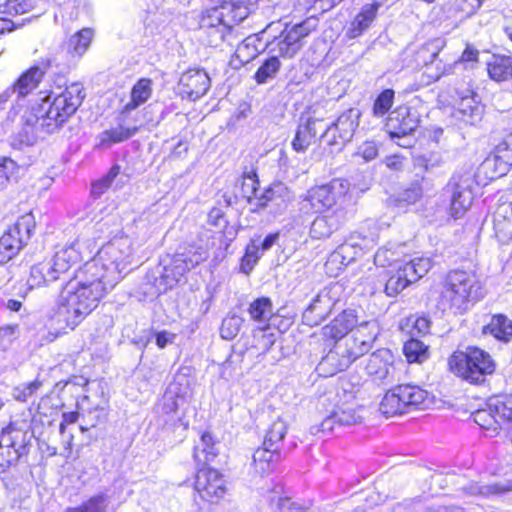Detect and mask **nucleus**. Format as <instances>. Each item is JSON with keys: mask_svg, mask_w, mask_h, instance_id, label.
I'll list each match as a JSON object with an SVG mask.
<instances>
[{"mask_svg": "<svg viewBox=\"0 0 512 512\" xmlns=\"http://www.w3.org/2000/svg\"><path fill=\"white\" fill-rule=\"evenodd\" d=\"M85 98L81 83L67 86L60 94L52 98L51 94L40 93L29 102L21 116L27 144L58 131L77 111Z\"/></svg>", "mask_w": 512, "mask_h": 512, "instance_id": "nucleus-1", "label": "nucleus"}, {"mask_svg": "<svg viewBox=\"0 0 512 512\" xmlns=\"http://www.w3.org/2000/svg\"><path fill=\"white\" fill-rule=\"evenodd\" d=\"M106 294L99 282H94L79 269L62 288L49 312V319L60 329L74 330Z\"/></svg>", "mask_w": 512, "mask_h": 512, "instance_id": "nucleus-2", "label": "nucleus"}, {"mask_svg": "<svg viewBox=\"0 0 512 512\" xmlns=\"http://www.w3.org/2000/svg\"><path fill=\"white\" fill-rule=\"evenodd\" d=\"M132 241L128 236H115L103 245L95 257L87 261L80 270L94 282H99L108 293L124 277L131 263Z\"/></svg>", "mask_w": 512, "mask_h": 512, "instance_id": "nucleus-3", "label": "nucleus"}, {"mask_svg": "<svg viewBox=\"0 0 512 512\" xmlns=\"http://www.w3.org/2000/svg\"><path fill=\"white\" fill-rule=\"evenodd\" d=\"M351 202L350 182L337 178L327 184L308 189L298 203V210L302 215L311 216L330 210L334 206L345 208Z\"/></svg>", "mask_w": 512, "mask_h": 512, "instance_id": "nucleus-4", "label": "nucleus"}, {"mask_svg": "<svg viewBox=\"0 0 512 512\" xmlns=\"http://www.w3.org/2000/svg\"><path fill=\"white\" fill-rule=\"evenodd\" d=\"M481 296V283L473 271L453 270L446 277L440 296L443 309L462 312Z\"/></svg>", "mask_w": 512, "mask_h": 512, "instance_id": "nucleus-5", "label": "nucleus"}, {"mask_svg": "<svg viewBox=\"0 0 512 512\" xmlns=\"http://www.w3.org/2000/svg\"><path fill=\"white\" fill-rule=\"evenodd\" d=\"M450 370L471 384H482L486 377L496 370V362L491 355L477 347H467L464 352H454L448 361Z\"/></svg>", "mask_w": 512, "mask_h": 512, "instance_id": "nucleus-6", "label": "nucleus"}, {"mask_svg": "<svg viewBox=\"0 0 512 512\" xmlns=\"http://www.w3.org/2000/svg\"><path fill=\"white\" fill-rule=\"evenodd\" d=\"M208 257L207 245H190L185 251L175 254L162 269L160 284H163V288L157 287L156 293L172 288L190 269L206 261Z\"/></svg>", "mask_w": 512, "mask_h": 512, "instance_id": "nucleus-7", "label": "nucleus"}, {"mask_svg": "<svg viewBox=\"0 0 512 512\" xmlns=\"http://www.w3.org/2000/svg\"><path fill=\"white\" fill-rule=\"evenodd\" d=\"M428 393L416 385L402 384L390 389L380 403V411L387 416L407 413L410 409L425 408Z\"/></svg>", "mask_w": 512, "mask_h": 512, "instance_id": "nucleus-8", "label": "nucleus"}, {"mask_svg": "<svg viewBox=\"0 0 512 512\" xmlns=\"http://www.w3.org/2000/svg\"><path fill=\"white\" fill-rule=\"evenodd\" d=\"M476 182L471 172L455 173L444 188L450 201V213L455 219L462 217L474 200Z\"/></svg>", "mask_w": 512, "mask_h": 512, "instance_id": "nucleus-9", "label": "nucleus"}, {"mask_svg": "<svg viewBox=\"0 0 512 512\" xmlns=\"http://www.w3.org/2000/svg\"><path fill=\"white\" fill-rule=\"evenodd\" d=\"M35 228V219L31 213L20 216L0 237V263L12 259L30 239Z\"/></svg>", "mask_w": 512, "mask_h": 512, "instance_id": "nucleus-10", "label": "nucleus"}, {"mask_svg": "<svg viewBox=\"0 0 512 512\" xmlns=\"http://www.w3.org/2000/svg\"><path fill=\"white\" fill-rule=\"evenodd\" d=\"M219 5L206 11L200 27H213L225 23H240L250 14V6L258 0H218Z\"/></svg>", "mask_w": 512, "mask_h": 512, "instance_id": "nucleus-11", "label": "nucleus"}, {"mask_svg": "<svg viewBox=\"0 0 512 512\" xmlns=\"http://www.w3.org/2000/svg\"><path fill=\"white\" fill-rule=\"evenodd\" d=\"M360 111L350 108L344 111L330 126L325 127L321 134V141L333 150H341L349 142L359 125Z\"/></svg>", "mask_w": 512, "mask_h": 512, "instance_id": "nucleus-12", "label": "nucleus"}, {"mask_svg": "<svg viewBox=\"0 0 512 512\" xmlns=\"http://www.w3.org/2000/svg\"><path fill=\"white\" fill-rule=\"evenodd\" d=\"M186 406V398L179 394V388L175 385L169 386L157 405L160 421L173 429L187 430L189 422L185 416Z\"/></svg>", "mask_w": 512, "mask_h": 512, "instance_id": "nucleus-13", "label": "nucleus"}, {"mask_svg": "<svg viewBox=\"0 0 512 512\" xmlns=\"http://www.w3.org/2000/svg\"><path fill=\"white\" fill-rule=\"evenodd\" d=\"M418 125L417 113L407 106H399L389 113L384 127L391 139L403 140L397 142L399 146L410 147L411 139L408 136L417 129Z\"/></svg>", "mask_w": 512, "mask_h": 512, "instance_id": "nucleus-14", "label": "nucleus"}, {"mask_svg": "<svg viewBox=\"0 0 512 512\" xmlns=\"http://www.w3.org/2000/svg\"><path fill=\"white\" fill-rule=\"evenodd\" d=\"M311 31L308 22H302L285 28L279 36H275L262 48L268 49L270 53H277V56L291 58L301 48V40Z\"/></svg>", "mask_w": 512, "mask_h": 512, "instance_id": "nucleus-15", "label": "nucleus"}, {"mask_svg": "<svg viewBox=\"0 0 512 512\" xmlns=\"http://www.w3.org/2000/svg\"><path fill=\"white\" fill-rule=\"evenodd\" d=\"M365 370L373 381L383 384L393 382L398 375L395 356L385 348L378 349L368 356Z\"/></svg>", "mask_w": 512, "mask_h": 512, "instance_id": "nucleus-16", "label": "nucleus"}, {"mask_svg": "<svg viewBox=\"0 0 512 512\" xmlns=\"http://www.w3.org/2000/svg\"><path fill=\"white\" fill-rule=\"evenodd\" d=\"M195 491L202 500L216 503L226 493L225 480L217 470L202 468L196 474Z\"/></svg>", "mask_w": 512, "mask_h": 512, "instance_id": "nucleus-17", "label": "nucleus"}, {"mask_svg": "<svg viewBox=\"0 0 512 512\" xmlns=\"http://www.w3.org/2000/svg\"><path fill=\"white\" fill-rule=\"evenodd\" d=\"M442 48L443 42L440 39H434L422 45L415 53L417 66L426 67L427 75L435 81L446 73L442 61L438 60Z\"/></svg>", "mask_w": 512, "mask_h": 512, "instance_id": "nucleus-18", "label": "nucleus"}, {"mask_svg": "<svg viewBox=\"0 0 512 512\" xmlns=\"http://www.w3.org/2000/svg\"><path fill=\"white\" fill-rule=\"evenodd\" d=\"M0 440L2 442L1 454H3V450L8 451V464L16 463L27 452V433L21 428H17L14 423H10L0 431Z\"/></svg>", "mask_w": 512, "mask_h": 512, "instance_id": "nucleus-19", "label": "nucleus"}, {"mask_svg": "<svg viewBox=\"0 0 512 512\" xmlns=\"http://www.w3.org/2000/svg\"><path fill=\"white\" fill-rule=\"evenodd\" d=\"M128 114L121 110L116 117V125L104 130L97 136L96 147L108 149L114 144L121 143L131 138L138 131L136 125L128 123Z\"/></svg>", "mask_w": 512, "mask_h": 512, "instance_id": "nucleus-20", "label": "nucleus"}, {"mask_svg": "<svg viewBox=\"0 0 512 512\" xmlns=\"http://www.w3.org/2000/svg\"><path fill=\"white\" fill-rule=\"evenodd\" d=\"M210 87V78L203 69H189L182 74L179 90L183 97L195 101L206 94Z\"/></svg>", "mask_w": 512, "mask_h": 512, "instance_id": "nucleus-21", "label": "nucleus"}, {"mask_svg": "<svg viewBox=\"0 0 512 512\" xmlns=\"http://www.w3.org/2000/svg\"><path fill=\"white\" fill-rule=\"evenodd\" d=\"M46 70L47 67L33 66L25 71L11 87L0 94V104L6 102L13 94H16L17 97L29 94L38 86Z\"/></svg>", "mask_w": 512, "mask_h": 512, "instance_id": "nucleus-22", "label": "nucleus"}, {"mask_svg": "<svg viewBox=\"0 0 512 512\" xmlns=\"http://www.w3.org/2000/svg\"><path fill=\"white\" fill-rule=\"evenodd\" d=\"M347 220L345 208H336L328 214L317 216L310 227V235L315 239L329 237L337 231Z\"/></svg>", "mask_w": 512, "mask_h": 512, "instance_id": "nucleus-23", "label": "nucleus"}, {"mask_svg": "<svg viewBox=\"0 0 512 512\" xmlns=\"http://www.w3.org/2000/svg\"><path fill=\"white\" fill-rule=\"evenodd\" d=\"M332 288L323 289L313 299L302 315L303 323L308 326L320 324L331 312L335 300L331 295Z\"/></svg>", "mask_w": 512, "mask_h": 512, "instance_id": "nucleus-24", "label": "nucleus"}, {"mask_svg": "<svg viewBox=\"0 0 512 512\" xmlns=\"http://www.w3.org/2000/svg\"><path fill=\"white\" fill-rule=\"evenodd\" d=\"M357 323L358 317L355 310H343L329 324L322 328V335L325 339L338 342L356 327Z\"/></svg>", "mask_w": 512, "mask_h": 512, "instance_id": "nucleus-25", "label": "nucleus"}, {"mask_svg": "<svg viewBox=\"0 0 512 512\" xmlns=\"http://www.w3.org/2000/svg\"><path fill=\"white\" fill-rule=\"evenodd\" d=\"M82 259L81 244L79 241H74L69 245L59 248L51 261L48 262L52 267V271L58 274V279H60L62 274L68 272L72 266L79 263Z\"/></svg>", "mask_w": 512, "mask_h": 512, "instance_id": "nucleus-26", "label": "nucleus"}, {"mask_svg": "<svg viewBox=\"0 0 512 512\" xmlns=\"http://www.w3.org/2000/svg\"><path fill=\"white\" fill-rule=\"evenodd\" d=\"M493 228L495 236L502 244L512 239V201H498L493 213Z\"/></svg>", "mask_w": 512, "mask_h": 512, "instance_id": "nucleus-27", "label": "nucleus"}, {"mask_svg": "<svg viewBox=\"0 0 512 512\" xmlns=\"http://www.w3.org/2000/svg\"><path fill=\"white\" fill-rule=\"evenodd\" d=\"M350 366L349 358L344 352V346L336 342L334 347L321 359L317 366L320 375L332 376Z\"/></svg>", "mask_w": 512, "mask_h": 512, "instance_id": "nucleus-28", "label": "nucleus"}, {"mask_svg": "<svg viewBox=\"0 0 512 512\" xmlns=\"http://www.w3.org/2000/svg\"><path fill=\"white\" fill-rule=\"evenodd\" d=\"M321 130L324 131V124L320 119L309 118L305 123L299 124L291 143L292 148L296 152H305Z\"/></svg>", "mask_w": 512, "mask_h": 512, "instance_id": "nucleus-29", "label": "nucleus"}, {"mask_svg": "<svg viewBox=\"0 0 512 512\" xmlns=\"http://www.w3.org/2000/svg\"><path fill=\"white\" fill-rule=\"evenodd\" d=\"M475 97L476 94L468 90L467 94L460 95V102L457 107L458 118L469 125H476L483 117V106Z\"/></svg>", "mask_w": 512, "mask_h": 512, "instance_id": "nucleus-30", "label": "nucleus"}, {"mask_svg": "<svg viewBox=\"0 0 512 512\" xmlns=\"http://www.w3.org/2000/svg\"><path fill=\"white\" fill-rule=\"evenodd\" d=\"M258 185L259 181L255 172L251 171L244 173L241 179V196L249 203H252L255 200V205L257 207H264L271 199L272 192L267 190L262 195H259Z\"/></svg>", "mask_w": 512, "mask_h": 512, "instance_id": "nucleus-31", "label": "nucleus"}, {"mask_svg": "<svg viewBox=\"0 0 512 512\" xmlns=\"http://www.w3.org/2000/svg\"><path fill=\"white\" fill-rule=\"evenodd\" d=\"M431 267V260L425 257H416L410 261L398 262L396 264L397 271L407 279L409 285L422 278Z\"/></svg>", "mask_w": 512, "mask_h": 512, "instance_id": "nucleus-32", "label": "nucleus"}, {"mask_svg": "<svg viewBox=\"0 0 512 512\" xmlns=\"http://www.w3.org/2000/svg\"><path fill=\"white\" fill-rule=\"evenodd\" d=\"M152 94V81L148 78H141L138 80L131 90L130 101L127 102L122 108L123 113L135 110L140 105L144 104Z\"/></svg>", "mask_w": 512, "mask_h": 512, "instance_id": "nucleus-33", "label": "nucleus"}, {"mask_svg": "<svg viewBox=\"0 0 512 512\" xmlns=\"http://www.w3.org/2000/svg\"><path fill=\"white\" fill-rule=\"evenodd\" d=\"M56 280H58V274L52 271L49 262H41L31 267L26 284L31 290Z\"/></svg>", "mask_w": 512, "mask_h": 512, "instance_id": "nucleus-34", "label": "nucleus"}, {"mask_svg": "<svg viewBox=\"0 0 512 512\" xmlns=\"http://www.w3.org/2000/svg\"><path fill=\"white\" fill-rule=\"evenodd\" d=\"M279 459V451L263 445V447L258 448L253 454V467L255 473L260 475L269 473L273 469L274 463Z\"/></svg>", "mask_w": 512, "mask_h": 512, "instance_id": "nucleus-35", "label": "nucleus"}, {"mask_svg": "<svg viewBox=\"0 0 512 512\" xmlns=\"http://www.w3.org/2000/svg\"><path fill=\"white\" fill-rule=\"evenodd\" d=\"M492 408L497 416L499 428L512 429V397L506 395L492 397Z\"/></svg>", "mask_w": 512, "mask_h": 512, "instance_id": "nucleus-36", "label": "nucleus"}, {"mask_svg": "<svg viewBox=\"0 0 512 512\" xmlns=\"http://www.w3.org/2000/svg\"><path fill=\"white\" fill-rule=\"evenodd\" d=\"M376 15L372 12V8L363 6L360 12L351 21L346 35L350 39L361 36L374 22Z\"/></svg>", "mask_w": 512, "mask_h": 512, "instance_id": "nucleus-37", "label": "nucleus"}, {"mask_svg": "<svg viewBox=\"0 0 512 512\" xmlns=\"http://www.w3.org/2000/svg\"><path fill=\"white\" fill-rule=\"evenodd\" d=\"M489 76L498 82L512 77V58L504 55H494L488 63Z\"/></svg>", "mask_w": 512, "mask_h": 512, "instance_id": "nucleus-38", "label": "nucleus"}, {"mask_svg": "<svg viewBox=\"0 0 512 512\" xmlns=\"http://www.w3.org/2000/svg\"><path fill=\"white\" fill-rule=\"evenodd\" d=\"M287 423L282 417H277L268 427L264 436L263 445L279 451L282 441L287 433Z\"/></svg>", "mask_w": 512, "mask_h": 512, "instance_id": "nucleus-39", "label": "nucleus"}, {"mask_svg": "<svg viewBox=\"0 0 512 512\" xmlns=\"http://www.w3.org/2000/svg\"><path fill=\"white\" fill-rule=\"evenodd\" d=\"M261 45V40L256 35H250L238 44L234 57L240 65L247 64L258 55Z\"/></svg>", "mask_w": 512, "mask_h": 512, "instance_id": "nucleus-40", "label": "nucleus"}, {"mask_svg": "<svg viewBox=\"0 0 512 512\" xmlns=\"http://www.w3.org/2000/svg\"><path fill=\"white\" fill-rule=\"evenodd\" d=\"M484 331L498 340L508 342L512 339V321L504 315H495Z\"/></svg>", "mask_w": 512, "mask_h": 512, "instance_id": "nucleus-41", "label": "nucleus"}, {"mask_svg": "<svg viewBox=\"0 0 512 512\" xmlns=\"http://www.w3.org/2000/svg\"><path fill=\"white\" fill-rule=\"evenodd\" d=\"M218 454L210 433H203L200 442L194 448V459L198 464H207Z\"/></svg>", "mask_w": 512, "mask_h": 512, "instance_id": "nucleus-42", "label": "nucleus"}, {"mask_svg": "<svg viewBox=\"0 0 512 512\" xmlns=\"http://www.w3.org/2000/svg\"><path fill=\"white\" fill-rule=\"evenodd\" d=\"M512 491V480L505 482H497L493 484L481 485L479 483H472L466 488V492L471 495H480L489 497L493 495H501L506 492Z\"/></svg>", "mask_w": 512, "mask_h": 512, "instance_id": "nucleus-43", "label": "nucleus"}, {"mask_svg": "<svg viewBox=\"0 0 512 512\" xmlns=\"http://www.w3.org/2000/svg\"><path fill=\"white\" fill-rule=\"evenodd\" d=\"M93 35V30L90 28H84L72 35L67 43L68 52L82 56L89 48Z\"/></svg>", "mask_w": 512, "mask_h": 512, "instance_id": "nucleus-44", "label": "nucleus"}, {"mask_svg": "<svg viewBox=\"0 0 512 512\" xmlns=\"http://www.w3.org/2000/svg\"><path fill=\"white\" fill-rule=\"evenodd\" d=\"M248 312L254 321L266 323L273 315L272 302L267 297L257 298L250 304Z\"/></svg>", "mask_w": 512, "mask_h": 512, "instance_id": "nucleus-45", "label": "nucleus"}, {"mask_svg": "<svg viewBox=\"0 0 512 512\" xmlns=\"http://www.w3.org/2000/svg\"><path fill=\"white\" fill-rule=\"evenodd\" d=\"M473 420L476 424L486 430L496 432L499 429L497 416L492 408V397L489 398L486 408L478 409L473 414Z\"/></svg>", "mask_w": 512, "mask_h": 512, "instance_id": "nucleus-46", "label": "nucleus"}, {"mask_svg": "<svg viewBox=\"0 0 512 512\" xmlns=\"http://www.w3.org/2000/svg\"><path fill=\"white\" fill-rule=\"evenodd\" d=\"M342 345L344 346V352L346 353L347 358H349L350 365L356 359L366 354L372 347L368 345L365 340L362 341L361 337H356L354 335L346 339Z\"/></svg>", "mask_w": 512, "mask_h": 512, "instance_id": "nucleus-47", "label": "nucleus"}, {"mask_svg": "<svg viewBox=\"0 0 512 512\" xmlns=\"http://www.w3.org/2000/svg\"><path fill=\"white\" fill-rule=\"evenodd\" d=\"M19 169L20 167L13 159L7 157L0 159V190L17 181Z\"/></svg>", "mask_w": 512, "mask_h": 512, "instance_id": "nucleus-48", "label": "nucleus"}, {"mask_svg": "<svg viewBox=\"0 0 512 512\" xmlns=\"http://www.w3.org/2000/svg\"><path fill=\"white\" fill-rule=\"evenodd\" d=\"M281 63L277 55L267 58L255 73V80L259 84L266 83L273 79L280 69Z\"/></svg>", "mask_w": 512, "mask_h": 512, "instance_id": "nucleus-49", "label": "nucleus"}, {"mask_svg": "<svg viewBox=\"0 0 512 512\" xmlns=\"http://www.w3.org/2000/svg\"><path fill=\"white\" fill-rule=\"evenodd\" d=\"M235 23H225L213 27H200L204 31L207 37V44L212 47H218L222 42L225 41L227 35L230 32L231 27Z\"/></svg>", "mask_w": 512, "mask_h": 512, "instance_id": "nucleus-50", "label": "nucleus"}, {"mask_svg": "<svg viewBox=\"0 0 512 512\" xmlns=\"http://www.w3.org/2000/svg\"><path fill=\"white\" fill-rule=\"evenodd\" d=\"M403 350L409 362H422L428 356V346L413 338L404 344Z\"/></svg>", "mask_w": 512, "mask_h": 512, "instance_id": "nucleus-51", "label": "nucleus"}, {"mask_svg": "<svg viewBox=\"0 0 512 512\" xmlns=\"http://www.w3.org/2000/svg\"><path fill=\"white\" fill-rule=\"evenodd\" d=\"M395 92L392 89L383 90L375 99L372 113L377 118L384 117L394 103Z\"/></svg>", "mask_w": 512, "mask_h": 512, "instance_id": "nucleus-52", "label": "nucleus"}, {"mask_svg": "<svg viewBox=\"0 0 512 512\" xmlns=\"http://www.w3.org/2000/svg\"><path fill=\"white\" fill-rule=\"evenodd\" d=\"M43 382L37 377L30 383H23L13 389L12 396L18 402H28L42 387Z\"/></svg>", "mask_w": 512, "mask_h": 512, "instance_id": "nucleus-53", "label": "nucleus"}, {"mask_svg": "<svg viewBox=\"0 0 512 512\" xmlns=\"http://www.w3.org/2000/svg\"><path fill=\"white\" fill-rule=\"evenodd\" d=\"M359 250L355 249V244L352 242H346L340 245L330 256V262H339L340 264L347 266L352 262Z\"/></svg>", "mask_w": 512, "mask_h": 512, "instance_id": "nucleus-54", "label": "nucleus"}, {"mask_svg": "<svg viewBox=\"0 0 512 512\" xmlns=\"http://www.w3.org/2000/svg\"><path fill=\"white\" fill-rule=\"evenodd\" d=\"M356 327V331L353 335L356 337H361L362 341L365 340L368 345L372 346L373 342L376 340L380 333L378 322L376 320L364 321L359 325H356Z\"/></svg>", "mask_w": 512, "mask_h": 512, "instance_id": "nucleus-55", "label": "nucleus"}, {"mask_svg": "<svg viewBox=\"0 0 512 512\" xmlns=\"http://www.w3.org/2000/svg\"><path fill=\"white\" fill-rule=\"evenodd\" d=\"M37 0H6L1 5V12L7 14H24L36 7Z\"/></svg>", "mask_w": 512, "mask_h": 512, "instance_id": "nucleus-56", "label": "nucleus"}, {"mask_svg": "<svg viewBox=\"0 0 512 512\" xmlns=\"http://www.w3.org/2000/svg\"><path fill=\"white\" fill-rule=\"evenodd\" d=\"M243 324V319L236 315H228L226 318L223 319L222 325L220 328V335L223 339L231 340L235 338Z\"/></svg>", "mask_w": 512, "mask_h": 512, "instance_id": "nucleus-57", "label": "nucleus"}, {"mask_svg": "<svg viewBox=\"0 0 512 512\" xmlns=\"http://www.w3.org/2000/svg\"><path fill=\"white\" fill-rule=\"evenodd\" d=\"M423 188L420 182H414L399 193L397 201L399 205H411L421 199Z\"/></svg>", "mask_w": 512, "mask_h": 512, "instance_id": "nucleus-58", "label": "nucleus"}, {"mask_svg": "<svg viewBox=\"0 0 512 512\" xmlns=\"http://www.w3.org/2000/svg\"><path fill=\"white\" fill-rule=\"evenodd\" d=\"M334 415L338 427L354 425L361 422L362 419V417L357 414L356 410L350 407L338 409L334 411Z\"/></svg>", "mask_w": 512, "mask_h": 512, "instance_id": "nucleus-59", "label": "nucleus"}, {"mask_svg": "<svg viewBox=\"0 0 512 512\" xmlns=\"http://www.w3.org/2000/svg\"><path fill=\"white\" fill-rule=\"evenodd\" d=\"M409 284L407 283V279L404 278L401 273L395 269V272L390 275L385 285V292L388 296H395L403 289H405Z\"/></svg>", "mask_w": 512, "mask_h": 512, "instance_id": "nucleus-60", "label": "nucleus"}, {"mask_svg": "<svg viewBox=\"0 0 512 512\" xmlns=\"http://www.w3.org/2000/svg\"><path fill=\"white\" fill-rule=\"evenodd\" d=\"M286 496H283V491L281 486H275L272 490L268 491L265 499L273 512H280L284 507V504L287 503Z\"/></svg>", "mask_w": 512, "mask_h": 512, "instance_id": "nucleus-61", "label": "nucleus"}, {"mask_svg": "<svg viewBox=\"0 0 512 512\" xmlns=\"http://www.w3.org/2000/svg\"><path fill=\"white\" fill-rule=\"evenodd\" d=\"M108 505V499L105 495H97L92 497L82 507L76 508L80 512H105Z\"/></svg>", "mask_w": 512, "mask_h": 512, "instance_id": "nucleus-62", "label": "nucleus"}, {"mask_svg": "<svg viewBox=\"0 0 512 512\" xmlns=\"http://www.w3.org/2000/svg\"><path fill=\"white\" fill-rule=\"evenodd\" d=\"M494 160L504 165V169L512 166V151L505 145V140L501 141L494 151Z\"/></svg>", "mask_w": 512, "mask_h": 512, "instance_id": "nucleus-63", "label": "nucleus"}, {"mask_svg": "<svg viewBox=\"0 0 512 512\" xmlns=\"http://www.w3.org/2000/svg\"><path fill=\"white\" fill-rule=\"evenodd\" d=\"M379 146L374 141H365L359 147L357 155L361 156L366 162L374 160L378 156Z\"/></svg>", "mask_w": 512, "mask_h": 512, "instance_id": "nucleus-64", "label": "nucleus"}]
</instances>
